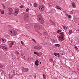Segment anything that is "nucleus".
<instances>
[{
  "instance_id": "nucleus-17",
  "label": "nucleus",
  "mask_w": 79,
  "mask_h": 79,
  "mask_svg": "<svg viewBox=\"0 0 79 79\" xmlns=\"http://www.w3.org/2000/svg\"><path fill=\"white\" fill-rule=\"evenodd\" d=\"M50 22H51V23H52V24L54 26H55V23L54 22L52 21V20H50Z\"/></svg>"
},
{
  "instance_id": "nucleus-41",
  "label": "nucleus",
  "mask_w": 79,
  "mask_h": 79,
  "mask_svg": "<svg viewBox=\"0 0 79 79\" xmlns=\"http://www.w3.org/2000/svg\"><path fill=\"white\" fill-rule=\"evenodd\" d=\"M34 53L35 55H36V54L37 53V52H34Z\"/></svg>"
},
{
  "instance_id": "nucleus-52",
  "label": "nucleus",
  "mask_w": 79,
  "mask_h": 79,
  "mask_svg": "<svg viewBox=\"0 0 79 79\" xmlns=\"http://www.w3.org/2000/svg\"><path fill=\"white\" fill-rule=\"evenodd\" d=\"M63 40H63V39H62V38H61V41H63Z\"/></svg>"
},
{
  "instance_id": "nucleus-32",
  "label": "nucleus",
  "mask_w": 79,
  "mask_h": 79,
  "mask_svg": "<svg viewBox=\"0 0 79 79\" xmlns=\"http://www.w3.org/2000/svg\"><path fill=\"white\" fill-rule=\"evenodd\" d=\"M49 61L50 62H51V63H52L53 62V59H51Z\"/></svg>"
},
{
  "instance_id": "nucleus-40",
  "label": "nucleus",
  "mask_w": 79,
  "mask_h": 79,
  "mask_svg": "<svg viewBox=\"0 0 79 79\" xmlns=\"http://www.w3.org/2000/svg\"><path fill=\"white\" fill-rule=\"evenodd\" d=\"M5 46H2L1 47V48H2V49H3H3L4 48V47Z\"/></svg>"
},
{
  "instance_id": "nucleus-49",
  "label": "nucleus",
  "mask_w": 79,
  "mask_h": 79,
  "mask_svg": "<svg viewBox=\"0 0 79 79\" xmlns=\"http://www.w3.org/2000/svg\"><path fill=\"white\" fill-rule=\"evenodd\" d=\"M63 28H64H64H65V27H64V26H63Z\"/></svg>"
},
{
  "instance_id": "nucleus-2",
  "label": "nucleus",
  "mask_w": 79,
  "mask_h": 79,
  "mask_svg": "<svg viewBox=\"0 0 79 79\" xmlns=\"http://www.w3.org/2000/svg\"><path fill=\"white\" fill-rule=\"evenodd\" d=\"M9 29L10 30H9V31H10L11 33H12V36H15L16 34H17V31L13 29L10 30V28H9Z\"/></svg>"
},
{
  "instance_id": "nucleus-4",
  "label": "nucleus",
  "mask_w": 79,
  "mask_h": 79,
  "mask_svg": "<svg viewBox=\"0 0 79 79\" xmlns=\"http://www.w3.org/2000/svg\"><path fill=\"white\" fill-rule=\"evenodd\" d=\"M14 15L15 16H17L18 14L19 13V9L17 8H16L14 11Z\"/></svg>"
},
{
  "instance_id": "nucleus-55",
  "label": "nucleus",
  "mask_w": 79,
  "mask_h": 79,
  "mask_svg": "<svg viewBox=\"0 0 79 79\" xmlns=\"http://www.w3.org/2000/svg\"><path fill=\"white\" fill-rule=\"evenodd\" d=\"M10 74H9V76H10Z\"/></svg>"
},
{
  "instance_id": "nucleus-29",
  "label": "nucleus",
  "mask_w": 79,
  "mask_h": 79,
  "mask_svg": "<svg viewBox=\"0 0 79 79\" xmlns=\"http://www.w3.org/2000/svg\"><path fill=\"white\" fill-rule=\"evenodd\" d=\"M7 49V48H6V47L4 46V49H3V50H6Z\"/></svg>"
},
{
  "instance_id": "nucleus-6",
  "label": "nucleus",
  "mask_w": 79,
  "mask_h": 79,
  "mask_svg": "<svg viewBox=\"0 0 79 79\" xmlns=\"http://www.w3.org/2000/svg\"><path fill=\"white\" fill-rule=\"evenodd\" d=\"M34 48L36 50H39L40 49H41V48H42V47H41L40 46L37 45L35 46Z\"/></svg>"
},
{
  "instance_id": "nucleus-27",
  "label": "nucleus",
  "mask_w": 79,
  "mask_h": 79,
  "mask_svg": "<svg viewBox=\"0 0 79 79\" xmlns=\"http://www.w3.org/2000/svg\"><path fill=\"white\" fill-rule=\"evenodd\" d=\"M61 31H62L61 30H59L57 31V33H60V32H61Z\"/></svg>"
},
{
  "instance_id": "nucleus-58",
  "label": "nucleus",
  "mask_w": 79,
  "mask_h": 79,
  "mask_svg": "<svg viewBox=\"0 0 79 79\" xmlns=\"http://www.w3.org/2000/svg\"><path fill=\"white\" fill-rule=\"evenodd\" d=\"M40 64H41V62H40Z\"/></svg>"
},
{
  "instance_id": "nucleus-39",
  "label": "nucleus",
  "mask_w": 79,
  "mask_h": 79,
  "mask_svg": "<svg viewBox=\"0 0 79 79\" xmlns=\"http://www.w3.org/2000/svg\"><path fill=\"white\" fill-rule=\"evenodd\" d=\"M38 34H39V35H42V34H41L40 33L38 32Z\"/></svg>"
},
{
  "instance_id": "nucleus-50",
  "label": "nucleus",
  "mask_w": 79,
  "mask_h": 79,
  "mask_svg": "<svg viewBox=\"0 0 79 79\" xmlns=\"http://www.w3.org/2000/svg\"><path fill=\"white\" fill-rule=\"evenodd\" d=\"M21 56H24V55L22 54Z\"/></svg>"
},
{
  "instance_id": "nucleus-28",
  "label": "nucleus",
  "mask_w": 79,
  "mask_h": 79,
  "mask_svg": "<svg viewBox=\"0 0 79 79\" xmlns=\"http://www.w3.org/2000/svg\"><path fill=\"white\" fill-rule=\"evenodd\" d=\"M60 34H61V36H64V33H60Z\"/></svg>"
},
{
  "instance_id": "nucleus-51",
  "label": "nucleus",
  "mask_w": 79,
  "mask_h": 79,
  "mask_svg": "<svg viewBox=\"0 0 79 79\" xmlns=\"http://www.w3.org/2000/svg\"><path fill=\"white\" fill-rule=\"evenodd\" d=\"M27 60H29V58H27Z\"/></svg>"
},
{
  "instance_id": "nucleus-7",
  "label": "nucleus",
  "mask_w": 79,
  "mask_h": 79,
  "mask_svg": "<svg viewBox=\"0 0 79 79\" xmlns=\"http://www.w3.org/2000/svg\"><path fill=\"white\" fill-rule=\"evenodd\" d=\"M44 6L41 5L39 7L40 11H43L44 10Z\"/></svg>"
},
{
  "instance_id": "nucleus-37",
  "label": "nucleus",
  "mask_w": 79,
  "mask_h": 79,
  "mask_svg": "<svg viewBox=\"0 0 79 79\" xmlns=\"http://www.w3.org/2000/svg\"><path fill=\"white\" fill-rule=\"evenodd\" d=\"M21 44H22V45H24V42H23L22 41H21Z\"/></svg>"
},
{
  "instance_id": "nucleus-19",
  "label": "nucleus",
  "mask_w": 79,
  "mask_h": 79,
  "mask_svg": "<svg viewBox=\"0 0 79 79\" xmlns=\"http://www.w3.org/2000/svg\"><path fill=\"white\" fill-rule=\"evenodd\" d=\"M66 15L67 16H68V18H69L71 19V16L69 15L68 14H67Z\"/></svg>"
},
{
  "instance_id": "nucleus-26",
  "label": "nucleus",
  "mask_w": 79,
  "mask_h": 79,
  "mask_svg": "<svg viewBox=\"0 0 79 79\" xmlns=\"http://www.w3.org/2000/svg\"><path fill=\"white\" fill-rule=\"evenodd\" d=\"M55 45L56 46V47H60V45L58 44H55Z\"/></svg>"
},
{
  "instance_id": "nucleus-38",
  "label": "nucleus",
  "mask_w": 79,
  "mask_h": 79,
  "mask_svg": "<svg viewBox=\"0 0 79 79\" xmlns=\"http://www.w3.org/2000/svg\"><path fill=\"white\" fill-rule=\"evenodd\" d=\"M70 14L71 15H73V11H71Z\"/></svg>"
},
{
  "instance_id": "nucleus-22",
  "label": "nucleus",
  "mask_w": 79,
  "mask_h": 79,
  "mask_svg": "<svg viewBox=\"0 0 79 79\" xmlns=\"http://www.w3.org/2000/svg\"><path fill=\"white\" fill-rule=\"evenodd\" d=\"M73 32V31L72 30H70L69 31V34H72V32Z\"/></svg>"
},
{
  "instance_id": "nucleus-10",
  "label": "nucleus",
  "mask_w": 79,
  "mask_h": 79,
  "mask_svg": "<svg viewBox=\"0 0 79 79\" xmlns=\"http://www.w3.org/2000/svg\"><path fill=\"white\" fill-rule=\"evenodd\" d=\"M53 55H55L56 56H57L59 57V56H60V54L59 53H56L55 52H54L53 53Z\"/></svg>"
},
{
  "instance_id": "nucleus-36",
  "label": "nucleus",
  "mask_w": 79,
  "mask_h": 79,
  "mask_svg": "<svg viewBox=\"0 0 79 79\" xmlns=\"http://www.w3.org/2000/svg\"><path fill=\"white\" fill-rule=\"evenodd\" d=\"M24 7V6L21 5L20 6V8H23Z\"/></svg>"
},
{
  "instance_id": "nucleus-15",
  "label": "nucleus",
  "mask_w": 79,
  "mask_h": 79,
  "mask_svg": "<svg viewBox=\"0 0 79 79\" xmlns=\"http://www.w3.org/2000/svg\"><path fill=\"white\" fill-rule=\"evenodd\" d=\"M46 79V75L45 74H44L43 75V79Z\"/></svg>"
},
{
  "instance_id": "nucleus-30",
  "label": "nucleus",
  "mask_w": 79,
  "mask_h": 79,
  "mask_svg": "<svg viewBox=\"0 0 79 79\" xmlns=\"http://www.w3.org/2000/svg\"><path fill=\"white\" fill-rule=\"evenodd\" d=\"M32 40L33 42H34L35 43H36V41H35V40L34 39H32Z\"/></svg>"
},
{
  "instance_id": "nucleus-24",
  "label": "nucleus",
  "mask_w": 79,
  "mask_h": 79,
  "mask_svg": "<svg viewBox=\"0 0 79 79\" xmlns=\"http://www.w3.org/2000/svg\"><path fill=\"white\" fill-rule=\"evenodd\" d=\"M74 48L75 49V50H77V51H79V49H78V48H77V47H75Z\"/></svg>"
},
{
  "instance_id": "nucleus-34",
  "label": "nucleus",
  "mask_w": 79,
  "mask_h": 79,
  "mask_svg": "<svg viewBox=\"0 0 79 79\" xmlns=\"http://www.w3.org/2000/svg\"><path fill=\"white\" fill-rule=\"evenodd\" d=\"M1 14L2 15H3V14H4V11L3 10L1 12Z\"/></svg>"
},
{
  "instance_id": "nucleus-54",
  "label": "nucleus",
  "mask_w": 79,
  "mask_h": 79,
  "mask_svg": "<svg viewBox=\"0 0 79 79\" xmlns=\"http://www.w3.org/2000/svg\"><path fill=\"white\" fill-rule=\"evenodd\" d=\"M0 48H2V46H1V45H0Z\"/></svg>"
},
{
  "instance_id": "nucleus-46",
  "label": "nucleus",
  "mask_w": 79,
  "mask_h": 79,
  "mask_svg": "<svg viewBox=\"0 0 79 79\" xmlns=\"http://www.w3.org/2000/svg\"><path fill=\"white\" fill-rule=\"evenodd\" d=\"M44 35H47V33L45 32H44Z\"/></svg>"
},
{
  "instance_id": "nucleus-47",
  "label": "nucleus",
  "mask_w": 79,
  "mask_h": 79,
  "mask_svg": "<svg viewBox=\"0 0 79 79\" xmlns=\"http://www.w3.org/2000/svg\"><path fill=\"white\" fill-rule=\"evenodd\" d=\"M53 79H58L57 78L54 77Z\"/></svg>"
},
{
  "instance_id": "nucleus-1",
  "label": "nucleus",
  "mask_w": 79,
  "mask_h": 79,
  "mask_svg": "<svg viewBox=\"0 0 79 79\" xmlns=\"http://www.w3.org/2000/svg\"><path fill=\"white\" fill-rule=\"evenodd\" d=\"M37 17L40 23H41V24H44V19H43L42 16L41 15H39L37 16Z\"/></svg>"
},
{
  "instance_id": "nucleus-9",
  "label": "nucleus",
  "mask_w": 79,
  "mask_h": 79,
  "mask_svg": "<svg viewBox=\"0 0 79 79\" xmlns=\"http://www.w3.org/2000/svg\"><path fill=\"white\" fill-rule=\"evenodd\" d=\"M15 43L14 42H11L9 45V47H10V48L12 47V45H13Z\"/></svg>"
},
{
  "instance_id": "nucleus-43",
  "label": "nucleus",
  "mask_w": 79,
  "mask_h": 79,
  "mask_svg": "<svg viewBox=\"0 0 79 79\" xmlns=\"http://www.w3.org/2000/svg\"><path fill=\"white\" fill-rule=\"evenodd\" d=\"M34 77L35 78L36 77V75H33Z\"/></svg>"
},
{
  "instance_id": "nucleus-11",
  "label": "nucleus",
  "mask_w": 79,
  "mask_h": 79,
  "mask_svg": "<svg viewBox=\"0 0 79 79\" xmlns=\"http://www.w3.org/2000/svg\"><path fill=\"white\" fill-rule=\"evenodd\" d=\"M8 11H10V12H12L13 11V9L11 8H8L7 10Z\"/></svg>"
},
{
  "instance_id": "nucleus-33",
  "label": "nucleus",
  "mask_w": 79,
  "mask_h": 79,
  "mask_svg": "<svg viewBox=\"0 0 79 79\" xmlns=\"http://www.w3.org/2000/svg\"><path fill=\"white\" fill-rule=\"evenodd\" d=\"M9 79H13V77H11H11H10V76L9 77Z\"/></svg>"
},
{
  "instance_id": "nucleus-8",
  "label": "nucleus",
  "mask_w": 79,
  "mask_h": 79,
  "mask_svg": "<svg viewBox=\"0 0 79 79\" xmlns=\"http://www.w3.org/2000/svg\"><path fill=\"white\" fill-rule=\"evenodd\" d=\"M23 71H24V72H28L29 71V69L27 68H23Z\"/></svg>"
},
{
  "instance_id": "nucleus-13",
  "label": "nucleus",
  "mask_w": 79,
  "mask_h": 79,
  "mask_svg": "<svg viewBox=\"0 0 79 79\" xmlns=\"http://www.w3.org/2000/svg\"><path fill=\"white\" fill-rule=\"evenodd\" d=\"M12 73H13V74L11 75V77H13V76H14V75H15V70H13Z\"/></svg>"
},
{
  "instance_id": "nucleus-5",
  "label": "nucleus",
  "mask_w": 79,
  "mask_h": 79,
  "mask_svg": "<svg viewBox=\"0 0 79 79\" xmlns=\"http://www.w3.org/2000/svg\"><path fill=\"white\" fill-rule=\"evenodd\" d=\"M29 15L28 13H26L24 14L23 17V19L24 20H26L28 17H29Z\"/></svg>"
},
{
  "instance_id": "nucleus-3",
  "label": "nucleus",
  "mask_w": 79,
  "mask_h": 79,
  "mask_svg": "<svg viewBox=\"0 0 79 79\" xmlns=\"http://www.w3.org/2000/svg\"><path fill=\"white\" fill-rule=\"evenodd\" d=\"M34 27H37L38 30H40L42 29V26L39 23H36L34 25Z\"/></svg>"
},
{
  "instance_id": "nucleus-59",
  "label": "nucleus",
  "mask_w": 79,
  "mask_h": 79,
  "mask_svg": "<svg viewBox=\"0 0 79 79\" xmlns=\"http://www.w3.org/2000/svg\"><path fill=\"white\" fill-rule=\"evenodd\" d=\"M23 58H25V56L23 57Z\"/></svg>"
},
{
  "instance_id": "nucleus-23",
  "label": "nucleus",
  "mask_w": 79,
  "mask_h": 79,
  "mask_svg": "<svg viewBox=\"0 0 79 79\" xmlns=\"http://www.w3.org/2000/svg\"><path fill=\"white\" fill-rule=\"evenodd\" d=\"M36 55H37V56H39V55L40 56L42 55V53H41L40 54H39L37 52V54H36Z\"/></svg>"
},
{
  "instance_id": "nucleus-12",
  "label": "nucleus",
  "mask_w": 79,
  "mask_h": 79,
  "mask_svg": "<svg viewBox=\"0 0 79 79\" xmlns=\"http://www.w3.org/2000/svg\"><path fill=\"white\" fill-rule=\"evenodd\" d=\"M39 60H36L35 61V65H37L38 66V65H39Z\"/></svg>"
},
{
  "instance_id": "nucleus-20",
  "label": "nucleus",
  "mask_w": 79,
  "mask_h": 79,
  "mask_svg": "<svg viewBox=\"0 0 79 79\" xmlns=\"http://www.w3.org/2000/svg\"><path fill=\"white\" fill-rule=\"evenodd\" d=\"M34 7H37V4L36 3H35L34 4Z\"/></svg>"
},
{
  "instance_id": "nucleus-16",
  "label": "nucleus",
  "mask_w": 79,
  "mask_h": 79,
  "mask_svg": "<svg viewBox=\"0 0 79 79\" xmlns=\"http://www.w3.org/2000/svg\"><path fill=\"white\" fill-rule=\"evenodd\" d=\"M72 5L73 8H76V5H75V3L74 2H73Z\"/></svg>"
},
{
  "instance_id": "nucleus-14",
  "label": "nucleus",
  "mask_w": 79,
  "mask_h": 79,
  "mask_svg": "<svg viewBox=\"0 0 79 79\" xmlns=\"http://www.w3.org/2000/svg\"><path fill=\"white\" fill-rule=\"evenodd\" d=\"M56 8H57V9H59V10H61V7L58 6H56Z\"/></svg>"
},
{
  "instance_id": "nucleus-35",
  "label": "nucleus",
  "mask_w": 79,
  "mask_h": 79,
  "mask_svg": "<svg viewBox=\"0 0 79 79\" xmlns=\"http://www.w3.org/2000/svg\"><path fill=\"white\" fill-rule=\"evenodd\" d=\"M3 68V65H2L0 64V68Z\"/></svg>"
},
{
  "instance_id": "nucleus-42",
  "label": "nucleus",
  "mask_w": 79,
  "mask_h": 79,
  "mask_svg": "<svg viewBox=\"0 0 79 79\" xmlns=\"http://www.w3.org/2000/svg\"><path fill=\"white\" fill-rule=\"evenodd\" d=\"M3 39L1 38V37H0V41H1V40H2V39Z\"/></svg>"
},
{
  "instance_id": "nucleus-48",
  "label": "nucleus",
  "mask_w": 79,
  "mask_h": 79,
  "mask_svg": "<svg viewBox=\"0 0 79 79\" xmlns=\"http://www.w3.org/2000/svg\"><path fill=\"white\" fill-rule=\"evenodd\" d=\"M17 54H19V52H17Z\"/></svg>"
},
{
  "instance_id": "nucleus-31",
  "label": "nucleus",
  "mask_w": 79,
  "mask_h": 79,
  "mask_svg": "<svg viewBox=\"0 0 79 79\" xmlns=\"http://www.w3.org/2000/svg\"><path fill=\"white\" fill-rule=\"evenodd\" d=\"M26 12H28V11H29V8H27L26 9Z\"/></svg>"
},
{
  "instance_id": "nucleus-25",
  "label": "nucleus",
  "mask_w": 79,
  "mask_h": 79,
  "mask_svg": "<svg viewBox=\"0 0 79 79\" xmlns=\"http://www.w3.org/2000/svg\"><path fill=\"white\" fill-rule=\"evenodd\" d=\"M61 38L62 39H63V40H64L65 38H64V36H61Z\"/></svg>"
},
{
  "instance_id": "nucleus-53",
  "label": "nucleus",
  "mask_w": 79,
  "mask_h": 79,
  "mask_svg": "<svg viewBox=\"0 0 79 79\" xmlns=\"http://www.w3.org/2000/svg\"><path fill=\"white\" fill-rule=\"evenodd\" d=\"M3 6L4 8H5V6H4V5H3Z\"/></svg>"
},
{
  "instance_id": "nucleus-60",
  "label": "nucleus",
  "mask_w": 79,
  "mask_h": 79,
  "mask_svg": "<svg viewBox=\"0 0 79 79\" xmlns=\"http://www.w3.org/2000/svg\"><path fill=\"white\" fill-rule=\"evenodd\" d=\"M36 32H37V31H36Z\"/></svg>"
},
{
  "instance_id": "nucleus-57",
  "label": "nucleus",
  "mask_w": 79,
  "mask_h": 79,
  "mask_svg": "<svg viewBox=\"0 0 79 79\" xmlns=\"http://www.w3.org/2000/svg\"><path fill=\"white\" fill-rule=\"evenodd\" d=\"M0 59H1V57H0Z\"/></svg>"
},
{
  "instance_id": "nucleus-18",
  "label": "nucleus",
  "mask_w": 79,
  "mask_h": 79,
  "mask_svg": "<svg viewBox=\"0 0 79 79\" xmlns=\"http://www.w3.org/2000/svg\"><path fill=\"white\" fill-rule=\"evenodd\" d=\"M2 42H3V43H5L6 42V40L5 39H2Z\"/></svg>"
},
{
  "instance_id": "nucleus-45",
  "label": "nucleus",
  "mask_w": 79,
  "mask_h": 79,
  "mask_svg": "<svg viewBox=\"0 0 79 79\" xmlns=\"http://www.w3.org/2000/svg\"><path fill=\"white\" fill-rule=\"evenodd\" d=\"M73 73H76V71H73Z\"/></svg>"
},
{
  "instance_id": "nucleus-21",
  "label": "nucleus",
  "mask_w": 79,
  "mask_h": 79,
  "mask_svg": "<svg viewBox=\"0 0 79 79\" xmlns=\"http://www.w3.org/2000/svg\"><path fill=\"white\" fill-rule=\"evenodd\" d=\"M61 37L59 36V41H61Z\"/></svg>"
},
{
  "instance_id": "nucleus-44",
  "label": "nucleus",
  "mask_w": 79,
  "mask_h": 79,
  "mask_svg": "<svg viewBox=\"0 0 79 79\" xmlns=\"http://www.w3.org/2000/svg\"><path fill=\"white\" fill-rule=\"evenodd\" d=\"M68 28H67V27H65V28H64V29L65 30H66V29H67Z\"/></svg>"
},
{
  "instance_id": "nucleus-56",
  "label": "nucleus",
  "mask_w": 79,
  "mask_h": 79,
  "mask_svg": "<svg viewBox=\"0 0 79 79\" xmlns=\"http://www.w3.org/2000/svg\"><path fill=\"white\" fill-rule=\"evenodd\" d=\"M0 11H1V9H0Z\"/></svg>"
}]
</instances>
